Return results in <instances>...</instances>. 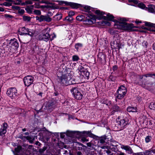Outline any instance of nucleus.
I'll list each match as a JSON object with an SVG mask.
<instances>
[{"label":"nucleus","mask_w":155,"mask_h":155,"mask_svg":"<svg viewBox=\"0 0 155 155\" xmlns=\"http://www.w3.org/2000/svg\"><path fill=\"white\" fill-rule=\"evenodd\" d=\"M111 110H112L111 112V115L114 114L116 112H122L121 108L118 106L117 104H112Z\"/></svg>","instance_id":"12"},{"label":"nucleus","mask_w":155,"mask_h":155,"mask_svg":"<svg viewBox=\"0 0 155 155\" xmlns=\"http://www.w3.org/2000/svg\"><path fill=\"white\" fill-rule=\"evenodd\" d=\"M76 155H83V154L81 151H77L76 153Z\"/></svg>","instance_id":"62"},{"label":"nucleus","mask_w":155,"mask_h":155,"mask_svg":"<svg viewBox=\"0 0 155 155\" xmlns=\"http://www.w3.org/2000/svg\"><path fill=\"white\" fill-rule=\"evenodd\" d=\"M22 3L21 0H16V2L15 3V4L16 5H21V4Z\"/></svg>","instance_id":"46"},{"label":"nucleus","mask_w":155,"mask_h":155,"mask_svg":"<svg viewBox=\"0 0 155 155\" xmlns=\"http://www.w3.org/2000/svg\"><path fill=\"white\" fill-rule=\"evenodd\" d=\"M104 152H105L108 155H109L111 153L110 149L105 150H104Z\"/></svg>","instance_id":"54"},{"label":"nucleus","mask_w":155,"mask_h":155,"mask_svg":"<svg viewBox=\"0 0 155 155\" xmlns=\"http://www.w3.org/2000/svg\"><path fill=\"white\" fill-rule=\"evenodd\" d=\"M31 18L29 16L24 15L23 16V19L24 21H30L31 20Z\"/></svg>","instance_id":"29"},{"label":"nucleus","mask_w":155,"mask_h":155,"mask_svg":"<svg viewBox=\"0 0 155 155\" xmlns=\"http://www.w3.org/2000/svg\"><path fill=\"white\" fill-rule=\"evenodd\" d=\"M83 133L84 134H86L88 135L90 137H94L95 136L94 134H92L91 131H84Z\"/></svg>","instance_id":"26"},{"label":"nucleus","mask_w":155,"mask_h":155,"mask_svg":"<svg viewBox=\"0 0 155 155\" xmlns=\"http://www.w3.org/2000/svg\"><path fill=\"white\" fill-rule=\"evenodd\" d=\"M21 148L22 147L21 146H18L16 148H15V152L17 153H19L20 152Z\"/></svg>","instance_id":"41"},{"label":"nucleus","mask_w":155,"mask_h":155,"mask_svg":"<svg viewBox=\"0 0 155 155\" xmlns=\"http://www.w3.org/2000/svg\"><path fill=\"white\" fill-rule=\"evenodd\" d=\"M152 137L150 136H147L145 138V141L146 143L150 142L152 139Z\"/></svg>","instance_id":"32"},{"label":"nucleus","mask_w":155,"mask_h":155,"mask_svg":"<svg viewBox=\"0 0 155 155\" xmlns=\"http://www.w3.org/2000/svg\"><path fill=\"white\" fill-rule=\"evenodd\" d=\"M25 10L27 12L29 13H31L32 12L31 9V8L30 7H28L25 8Z\"/></svg>","instance_id":"50"},{"label":"nucleus","mask_w":155,"mask_h":155,"mask_svg":"<svg viewBox=\"0 0 155 155\" xmlns=\"http://www.w3.org/2000/svg\"><path fill=\"white\" fill-rule=\"evenodd\" d=\"M79 132L71 131L67 133V135L71 137H74L76 134H78Z\"/></svg>","instance_id":"23"},{"label":"nucleus","mask_w":155,"mask_h":155,"mask_svg":"<svg viewBox=\"0 0 155 155\" xmlns=\"http://www.w3.org/2000/svg\"><path fill=\"white\" fill-rule=\"evenodd\" d=\"M62 17V14H57L54 17L55 20L57 21H59L61 19Z\"/></svg>","instance_id":"25"},{"label":"nucleus","mask_w":155,"mask_h":155,"mask_svg":"<svg viewBox=\"0 0 155 155\" xmlns=\"http://www.w3.org/2000/svg\"><path fill=\"white\" fill-rule=\"evenodd\" d=\"M8 51L12 53H15L19 47L18 40L15 38L10 40L9 43Z\"/></svg>","instance_id":"4"},{"label":"nucleus","mask_w":155,"mask_h":155,"mask_svg":"<svg viewBox=\"0 0 155 155\" xmlns=\"http://www.w3.org/2000/svg\"><path fill=\"white\" fill-rule=\"evenodd\" d=\"M81 140L83 142H85V141H88V140L86 139V138H85L84 137H83V138H82Z\"/></svg>","instance_id":"61"},{"label":"nucleus","mask_w":155,"mask_h":155,"mask_svg":"<svg viewBox=\"0 0 155 155\" xmlns=\"http://www.w3.org/2000/svg\"><path fill=\"white\" fill-rule=\"evenodd\" d=\"M64 3L67 5H69L73 8H77L81 6V5L74 2L64 1Z\"/></svg>","instance_id":"13"},{"label":"nucleus","mask_w":155,"mask_h":155,"mask_svg":"<svg viewBox=\"0 0 155 155\" xmlns=\"http://www.w3.org/2000/svg\"><path fill=\"white\" fill-rule=\"evenodd\" d=\"M36 20L39 22L42 21H46L48 22H51L52 20L51 18H50L49 15H41L40 16H36Z\"/></svg>","instance_id":"10"},{"label":"nucleus","mask_w":155,"mask_h":155,"mask_svg":"<svg viewBox=\"0 0 155 155\" xmlns=\"http://www.w3.org/2000/svg\"><path fill=\"white\" fill-rule=\"evenodd\" d=\"M8 125L6 123L4 122L2 124V127L3 128H4L5 130H6L7 129L8 127Z\"/></svg>","instance_id":"39"},{"label":"nucleus","mask_w":155,"mask_h":155,"mask_svg":"<svg viewBox=\"0 0 155 155\" xmlns=\"http://www.w3.org/2000/svg\"><path fill=\"white\" fill-rule=\"evenodd\" d=\"M107 139V136L104 135L99 137L98 139V143L103 144L105 143V140Z\"/></svg>","instance_id":"17"},{"label":"nucleus","mask_w":155,"mask_h":155,"mask_svg":"<svg viewBox=\"0 0 155 155\" xmlns=\"http://www.w3.org/2000/svg\"><path fill=\"white\" fill-rule=\"evenodd\" d=\"M47 147L44 146L42 148L40 149L39 151L40 153H43L47 149Z\"/></svg>","instance_id":"40"},{"label":"nucleus","mask_w":155,"mask_h":155,"mask_svg":"<svg viewBox=\"0 0 155 155\" xmlns=\"http://www.w3.org/2000/svg\"><path fill=\"white\" fill-rule=\"evenodd\" d=\"M39 2L41 3H46V4H51V5H47L45 7L46 8H53V6L52 5V4L51 3H50L48 1H46L45 0H42L41 1H40Z\"/></svg>","instance_id":"22"},{"label":"nucleus","mask_w":155,"mask_h":155,"mask_svg":"<svg viewBox=\"0 0 155 155\" xmlns=\"http://www.w3.org/2000/svg\"><path fill=\"white\" fill-rule=\"evenodd\" d=\"M84 9L86 10L85 12H88V14L84 20L83 21L87 24L92 25L96 23V16L92 13H90L91 11L94 12L95 13V11L97 10L94 8H91L90 6H85L84 7Z\"/></svg>","instance_id":"3"},{"label":"nucleus","mask_w":155,"mask_h":155,"mask_svg":"<svg viewBox=\"0 0 155 155\" xmlns=\"http://www.w3.org/2000/svg\"><path fill=\"white\" fill-rule=\"evenodd\" d=\"M146 9H147L149 12L154 13L155 11V6L154 5H150L148 8H146Z\"/></svg>","instance_id":"18"},{"label":"nucleus","mask_w":155,"mask_h":155,"mask_svg":"<svg viewBox=\"0 0 155 155\" xmlns=\"http://www.w3.org/2000/svg\"><path fill=\"white\" fill-rule=\"evenodd\" d=\"M127 110L129 112H135L137 111V108L136 107H128Z\"/></svg>","instance_id":"19"},{"label":"nucleus","mask_w":155,"mask_h":155,"mask_svg":"<svg viewBox=\"0 0 155 155\" xmlns=\"http://www.w3.org/2000/svg\"><path fill=\"white\" fill-rule=\"evenodd\" d=\"M117 47L118 49L119 50V49L120 48H122L121 43H117Z\"/></svg>","instance_id":"56"},{"label":"nucleus","mask_w":155,"mask_h":155,"mask_svg":"<svg viewBox=\"0 0 155 155\" xmlns=\"http://www.w3.org/2000/svg\"><path fill=\"white\" fill-rule=\"evenodd\" d=\"M83 45L82 44L80 43H78L75 45V48L78 51L79 48L81 47Z\"/></svg>","instance_id":"35"},{"label":"nucleus","mask_w":155,"mask_h":155,"mask_svg":"<svg viewBox=\"0 0 155 155\" xmlns=\"http://www.w3.org/2000/svg\"><path fill=\"white\" fill-rule=\"evenodd\" d=\"M35 52H36L37 53V54H39L40 52H39V51H37V50L39 49V48L38 47H36L35 48Z\"/></svg>","instance_id":"58"},{"label":"nucleus","mask_w":155,"mask_h":155,"mask_svg":"<svg viewBox=\"0 0 155 155\" xmlns=\"http://www.w3.org/2000/svg\"><path fill=\"white\" fill-rule=\"evenodd\" d=\"M34 78L31 76L28 75L25 77L23 79L24 82L25 86L27 87L32 84L34 81Z\"/></svg>","instance_id":"11"},{"label":"nucleus","mask_w":155,"mask_h":155,"mask_svg":"<svg viewBox=\"0 0 155 155\" xmlns=\"http://www.w3.org/2000/svg\"><path fill=\"white\" fill-rule=\"evenodd\" d=\"M95 13L98 16V18L99 19H103L105 20L115 22L119 26V28L122 30L131 31L133 28H134L133 24H129L126 22L127 20L125 18L118 17L117 18L118 20H117L116 19H114V16L110 13H108L107 15V16H103L105 14L104 12H101L99 10H96L95 11Z\"/></svg>","instance_id":"1"},{"label":"nucleus","mask_w":155,"mask_h":155,"mask_svg":"<svg viewBox=\"0 0 155 155\" xmlns=\"http://www.w3.org/2000/svg\"><path fill=\"white\" fill-rule=\"evenodd\" d=\"M142 45L145 47V48H147V45H148V43L147 41H143L142 43Z\"/></svg>","instance_id":"53"},{"label":"nucleus","mask_w":155,"mask_h":155,"mask_svg":"<svg viewBox=\"0 0 155 155\" xmlns=\"http://www.w3.org/2000/svg\"><path fill=\"white\" fill-rule=\"evenodd\" d=\"M154 73L152 74V73H147L146 74L143 75L144 77H146V78H147L148 77H150L152 78H155L153 77V76H154Z\"/></svg>","instance_id":"36"},{"label":"nucleus","mask_w":155,"mask_h":155,"mask_svg":"<svg viewBox=\"0 0 155 155\" xmlns=\"http://www.w3.org/2000/svg\"><path fill=\"white\" fill-rule=\"evenodd\" d=\"M57 81L62 86H67L76 84L75 79L68 74H62L61 76L58 75Z\"/></svg>","instance_id":"2"},{"label":"nucleus","mask_w":155,"mask_h":155,"mask_svg":"<svg viewBox=\"0 0 155 155\" xmlns=\"http://www.w3.org/2000/svg\"><path fill=\"white\" fill-rule=\"evenodd\" d=\"M25 11L24 9H19L18 10V13L21 15H23L25 12Z\"/></svg>","instance_id":"52"},{"label":"nucleus","mask_w":155,"mask_h":155,"mask_svg":"<svg viewBox=\"0 0 155 155\" xmlns=\"http://www.w3.org/2000/svg\"><path fill=\"white\" fill-rule=\"evenodd\" d=\"M138 6L142 9H144L146 7V6L145 5L142 3H139L138 4Z\"/></svg>","instance_id":"38"},{"label":"nucleus","mask_w":155,"mask_h":155,"mask_svg":"<svg viewBox=\"0 0 155 155\" xmlns=\"http://www.w3.org/2000/svg\"><path fill=\"white\" fill-rule=\"evenodd\" d=\"M108 149H110L112 151L116 152L117 150V147L118 146L117 144L113 145V143H110Z\"/></svg>","instance_id":"16"},{"label":"nucleus","mask_w":155,"mask_h":155,"mask_svg":"<svg viewBox=\"0 0 155 155\" xmlns=\"http://www.w3.org/2000/svg\"><path fill=\"white\" fill-rule=\"evenodd\" d=\"M85 17L83 15H81L77 16L76 19L77 20L80 21H83V19H84Z\"/></svg>","instance_id":"30"},{"label":"nucleus","mask_w":155,"mask_h":155,"mask_svg":"<svg viewBox=\"0 0 155 155\" xmlns=\"http://www.w3.org/2000/svg\"><path fill=\"white\" fill-rule=\"evenodd\" d=\"M149 107L151 109L155 110V103L153 102L151 103L149 106Z\"/></svg>","instance_id":"37"},{"label":"nucleus","mask_w":155,"mask_h":155,"mask_svg":"<svg viewBox=\"0 0 155 155\" xmlns=\"http://www.w3.org/2000/svg\"><path fill=\"white\" fill-rule=\"evenodd\" d=\"M68 15L72 17V16H74V11H70L68 12Z\"/></svg>","instance_id":"49"},{"label":"nucleus","mask_w":155,"mask_h":155,"mask_svg":"<svg viewBox=\"0 0 155 155\" xmlns=\"http://www.w3.org/2000/svg\"><path fill=\"white\" fill-rule=\"evenodd\" d=\"M21 32L20 34L21 35H27V32L28 31V28L25 27H22L21 28Z\"/></svg>","instance_id":"20"},{"label":"nucleus","mask_w":155,"mask_h":155,"mask_svg":"<svg viewBox=\"0 0 155 155\" xmlns=\"http://www.w3.org/2000/svg\"><path fill=\"white\" fill-rule=\"evenodd\" d=\"M117 154L118 155H125V153H124L121 152L120 151H118Z\"/></svg>","instance_id":"57"},{"label":"nucleus","mask_w":155,"mask_h":155,"mask_svg":"<svg viewBox=\"0 0 155 155\" xmlns=\"http://www.w3.org/2000/svg\"><path fill=\"white\" fill-rule=\"evenodd\" d=\"M128 1L129 2H133L136 5H138L139 2L137 0H128Z\"/></svg>","instance_id":"45"},{"label":"nucleus","mask_w":155,"mask_h":155,"mask_svg":"<svg viewBox=\"0 0 155 155\" xmlns=\"http://www.w3.org/2000/svg\"><path fill=\"white\" fill-rule=\"evenodd\" d=\"M7 132V130L3 128L2 127H1L0 129V136H2L3 135L5 134Z\"/></svg>","instance_id":"31"},{"label":"nucleus","mask_w":155,"mask_h":155,"mask_svg":"<svg viewBox=\"0 0 155 155\" xmlns=\"http://www.w3.org/2000/svg\"><path fill=\"white\" fill-rule=\"evenodd\" d=\"M55 103L56 102L55 101H50L47 103V106L49 109H51L54 107Z\"/></svg>","instance_id":"21"},{"label":"nucleus","mask_w":155,"mask_h":155,"mask_svg":"<svg viewBox=\"0 0 155 155\" xmlns=\"http://www.w3.org/2000/svg\"><path fill=\"white\" fill-rule=\"evenodd\" d=\"M87 67L86 64L84 65L83 66L80 65L78 69L80 72L81 74L88 80L89 78L90 74L87 68Z\"/></svg>","instance_id":"6"},{"label":"nucleus","mask_w":155,"mask_h":155,"mask_svg":"<svg viewBox=\"0 0 155 155\" xmlns=\"http://www.w3.org/2000/svg\"><path fill=\"white\" fill-rule=\"evenodd\" d=\"M34 12L35 15H40L41 13V12L40 10H35Z\"/></svg>","instance_id":"44"},{"label":"nucleus","mask_w":155,"mask_h":155,"mask_svg":"<svg viewBox=\"0 0 155 155\" xmlns=\"http://www.w3.org/2000/svg\"><path fill=\"white\" fill-rule=\"evenodd\" d=\"M151 150H148L146 151L145 154V155H153L151 154Z\"/></svg>","instance_id":"48"},{"label":"nucleus","mask_w":155,"mask_h":155,"mask_svg":"<svg viewBox=\"0 0 155 155\" xmlns=\"http://www.w3.org/2000/svg\"><path fill=\"white\" fill-rule=\"evenodd\" d=\"M5 17L6 18H8L9 19H12L14 18V17L11 15L7 14H5L4 15Z\"/></svg>","instance_id":"42"},{"label":"nucleus","mask_w":155,"mask_h":155,"mask_svg":"<svg viewBox=\"0 0 155 155\" xmlns=\"http://www.w3.org/2000/svg\"><path fill=\"white\" fill-rule=\"evenodd\" d=\"M48 28H46L42 31V33L40 34L38 36V38L39 40H42L47 42L48 41L51 36L49 32L47 31Z\"/></svg>","instance_id":"7"},{"label":"nucleus","mask_w":155,"mask_h":155,"mask_svg":"<svg viewBox=\"0 0 155 155\" xmlns=\"http://www.w3.org/2000/svg\"><path fill=\"white\" fill-rule=\"evenodd\" d=\"M92 143H91V142L87 143H86V144L87 146L88 147H91V146L92 145Z\"/></svg>","instance_id":"60"},{"label":"nucleus","mask_w":155,"mask_h":155,"mask_svg":"<svg viewBox=\"0 0 155 155\" xmlns=\"http://www.w3.org/2000/svg\"><path fill=\"white\" fill-rule=\"evenodd\" d=\"M128 123L127 119L125 118L120 120L119 121L118 124H119L121 128H124L128 124Z\"/></svg>","instance_id":"14"},{"label":"nucleus","mask_w":155,"mask_h":155,"mask_svg":"<svg viewBox=\"0 0 155 155\" xmlns=\"http://www.w3.org/2000/svg\"><path fill=\"white\" fill-rule=\"evenodd\" d=\"M32 4V1L30 0H27L25 2H23L21 4V6H24L27 5H31Z\"/></svg>","instance_id":"33"},{"label":"nucleus","mask_w":155,"mask_h":155,"mask_svg":"<svg viewBox=\"0 0 155 155\" xmlns=\"http://www.w3.org/2000/svg\"><path fill=\"white\" fill-rule=\"evenodd\" d=\"M117 65H114L112 69L114 71L117 70Z\"/></svg>","instance_id":"55"},{"label":"nucleus","mask_w":155,"mask_h":155,"mask_svg":"<svg viewBox=\"0 0 155 155\" xmlns=\"http://www.w3.org/2000/svg\"><path fill=\"white\" fill-rule=\"evenodd\" d=\"M121 148L125 150L129 154H132L133 153V151L131 147L128 145H121Z\"/></svg>","instance_id":"15"},{"label":"nucleus","mask_w":155,"mask_h":155,"mask_svg":"<svg viewBox=\"0 0 155 155\" xmlns=\"http://www.w3.org/2000/svg\"><path fill=\"white\" fill-rule=\"evenodd\" d=\"M70 91L73 95L74 97L78 100L81 99L83 96V93L80 89L77 87H73Z\"/></svg>","instance_id":"5"},{"label":"nucleus","mask_w":155,"mask_h":155,"mask_svg":"<svg viewBox=\"0 0 155 155\" xmlns=\"http://www.w3.org/2000/svg\"><path fill=\"white\" fill-rule=\"evenodd\" d=\"M26 139L28 140L30 143H32L35 140V138L33 136H28L25 137Z\"/></svg>","instance_id":"24"},{"label":"nucleus","mask_w":155,"mask_h":155,"mask_svg":"<svg viewBox=\"0 0 155 155\" xmlns=\"http://www.w3.org/2000/svg\"><path fill=\"white\" fill-rule=\"evenodd\" d=\"M6 94L9 97L13 99L17 96V91L15 87H11L7 90Z\"/></svg>","instance_id":"9"},{"label":"nucleus","mask_w":155,"mask_h":155,"mask_svg":"<svg viewBox=\"0 0 155 155\" xmlns=\"http://www.w3.org/2000/svg\"><path fill=\"white\" fill-rule=\"evenodd\" d=\"M3 5L6 6H11L12 4L10 2H5L3 3Z\"/></svg>","instance_id":"47"},{"label":"nucleus","mask_w":155,"mask_h":155,"mask_svg":"<svg viewBox=\"0 0 155 155\" xmlns=\"http://www.w3.org/2000/svg\"><path fill=\"white\" fill-rule=\"evenodd\" d=\"M96 146V145H94V144H92V145L91 146V147H90V149L91 150H95L96 149H95V148L94 147V146Z\"/></svg>","instance_id":"59"},{"label":"nucleus","mask_w":155,"mask_h":155,"mask_svg":"<svg viewBox=\"0 0 155 155\" xmlns=\"http://www.w3.org/2000/svg\"><path fill=\"white\" fill-rule=\"evenodd\" d=\"M80 59V58L77 55H74L72 57V61H77Z\"/></svg>","instance_id":"34"},{"label":"nucleus","mask_w":155,"mask_h":155,"mask_svg":"<svg viewBox=\"0 0 155 155\" xmlns=\"http://www.w3.org/2000/svg\"><path fill=\"white\" fill-rule=\"evenodd\" d=\"M73 20V18L72 17L68 16L66 17L63 20L64 21L66 20L68 22L70 23H72V21Z\"/></svg>","instance_id":"27"},{"label":"nucleus","mask_w":155,"mask_h":155,"mask_svg":"<svg viewBox=\"0 0 155 155\" xmlns=\"http://www.w3.org/2000/svg\"><path fill=\"white\" fill-rule=\"evenodd\" d=\"M43 6H40L39 4L38 3H35L34 5V7L35 8H39L40 7H43Z\"/></svg>","instance_id":"51"},{"label":"nucleus","mask_w":155,"mask_h":155,"mask_svg":"<svg viewBox=\"0 0 155 155\" xmlns=\"http://www.w3.org/2000/svg\"><path fill=\"white\" fill-rule=\"evenodd\" d=\"M126 92V87L123 85L121 86L117 91V98L119 99H121L124 97Z\"/></svg>","instance_id":"8"},{"label":"nucleus","mask_w":155,"mask_h":155,"mask_svg":"<svg viewBox=\"0 0 155 155\" xmlns=\"http://www.w3.org/2000/svg\"><path fill=\"white\" fill-rule=\"evenodd\" d=\"M138 76L140 79V80H141L143 78V77L144 76L143 75H138Z\"/></svg>","instance_id":"63"},{"label":"nucleus","mask_w":155,"mask_h":155,"mask_svg":"<svg viewBox=\"0 0 155 155\" xmlns=\"http://www.w3.org/2000/svg\"><path fill=\"white\" fill-rule=\"evenodd\" d=\"M35 33V32L33 30H30L28 29V31L27 32V35H28L31 37H32L34 36Z\"/></svg>","instance_id":"28"},{"label":"nucleus","mask_w":155,"mask_h":155,"mask_svg":"<svg viewBox=\"0 0 155 155\" xmlns=\"http://www.w3.org/2000/svg\"><path fill=\"white\" fill-rule=\"evenodd\" d=\"M141 152L137 153H134V155H141Z\"/></svg>","instance_id":"64"},{"label":"nucleus","mask_w":155,"mask_h":155,"mask_svg":"<svg viewBox=\"0 0 155 155\" xmlns=\"http://www.w3.org/2000/svg\"><path fill=\"white\" fill-rule=\"evenodd\" d=\"M99 147H101V149H104V150H107L108 149V148H109V146L107 145H104V146H101L99 145Z\"/></svg>","instance_id":"43"}]
</instances>
